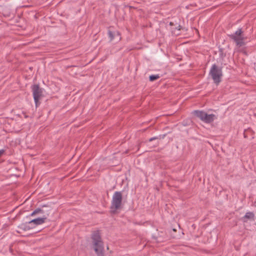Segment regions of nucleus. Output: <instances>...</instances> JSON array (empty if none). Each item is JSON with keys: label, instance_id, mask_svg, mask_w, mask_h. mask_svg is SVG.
I'll return each mask as SVG.
<instances>
[{"label": "nucleus", "instance_id": "1", "mask_svg": "<svg viewBox=\"0 0 256 256\" xmlns=\"http://www.w3.org/2000/svg\"><path fill=\"white\" fill-rule=\"evenodd\" d=\"M94 249L98 256H104L103 242L98 232H95L92 236Z\"/></svg>", "mask_w": 256, "mask_h": 256}, {"label": "nucleus", "instance_id": "2", "mask_svg": "<svg viewBox=\"0 0 256 256\" xmlns=\"http://www.w3.org/2000/svg\"><path fill=\"white\" fill-rule=\"evenodd\" d=\"M122 196L120 192H116L113 196L110 206V212L114 214L121 207Z\"/></svg>", "mask_w": 256, "mask_h": 256}, {"label": "nucleus", "instance_id": "3", "mask_svg": "<svg viewBox=\"0 0 256 256\" xmlns=\"http://www.w3.org/2000/svg\"><path fill=\"white\" fill-rule=\"evenodd\" d=\"M210 74L214 82L218 84L221 82L222 76V68H218L216 64H213L210 68Z\"/></svg>", "mask_w": 256, "mask_h": 256}, {"label": "nucleus", "instance_id": "4", "mask_svg": "<svg viewBox=\"0 0 256 256\" xmlns=\"http://www.w3.org/2000/svg\"><path fill=\"white\" fill-rule=\"evenodd\" d=\"M243 31L241 28H238L234 34H228V37L233 40L238 46H242L244 44V38L242 35Z\"/></svg>", "mask_w": 256, "mask_h": 256}, {"label": "nucleus", "instance_id": "5", "mask_svg": "<svg viewBox=\"0 0 256 256\" xmlns=\"http://www.w3.org/2000/svg\"><path fill=\"white\" fill-rule=\"evenodd\" d=\"M32 94L36 107L40 104L39 100L42 96V90L38 84H34L32 86Z\"/></svg>", "mask_w": 256, "mask_h": 256}, {"label": "nucleus", "instance_id": "6", "mask_svg": "<svg viewBox=\"0 0 256 256\" xmlns=\"http://www.w3.org/2000/svg\"><path fill=\"white\" fill-rule=\"evenodd\" d=\"M52 209L50 206H42L40 208H38L35 210L31 214V216H34L37 214H43V217H45L46 219L47 217L49 216L50 213L52 212Z\"/></svg>", "mask_w": 256, "mask_h": 256}, {"label": "nucleus", "instance_id": "7", "mask_svg": "<svg viewBox=\"0 0 256 256\" xmlns=\"http://www.w3.org/2000/svg\"><path fill=\"white\" fill-rule=\"evenodd\" d=\"M154 238L157 242H162L168 240L166 234L162 232H159L158 236H154Z\"/></svg>", "mask_w": 256, "mask_h": 256}, {"label": "nucleus", "instance_id": "8", "mask_svg": "<svg viewBox=\"0 0 256 256\" xmlns=\"http://www.w3.org/2000/svg\"><path fill=\"white\" fill-rule=\"evenodd\" d=\"M254 219V214L252 212H248L242 218V220L244 222H246L248 220H253Z\"/></svg>", "mask_w": 256, "mask_h": 256}, {"label": "nucleus", "instance_id": "9", "mask_svg": "<svg viewBox=\"0 0 256 256\" xmlns=\"http://www.w3.org/2000/svg\"><path fill=\"white\" fill-rule=\"evenodd\" d=\"M46 220V218L42 216V218H38L36 219L32 220L28 222V224H34L35 225H39L44 223L45 222Z\"/></svg>", "mask_w": 256, "mask_h": 256}, {"label": "nucleus", "instance_id": "10", "mask_svg": "<svg viewBox=\"0 0 256 256\" xmlns=\"http://www.w3.org/2000/svg\"><path fill=\"white\" fill-rule=\"evenodd\" d=\"M216 118V116L214 114H208L206 113L204 115V122L206 123H210L212 122L214 119Z\"/></svg>", "mask_w": 256, "mask_h": 256}, {"label": "nucleus", "instance_id": "11", "mask_svg": "<svg viewBox=\"0 0 256 256\" xmlns=\"http://www.w3.org/2000/svg\"><path fill=\"white\" fill-rule=\"evenodd\" d=\"M194 114L196 116L200 118L202 121H204L206 112L203 111L194 110Z\"/></svg>", "mask_w": 256, "mask_h": 256}, {"label": "nucleus", "instance_id": "12", "mask_svg": "<svg viewBox=\"0 0 256 256\" xmlns=\"http://www.w3.org/2000/svg\"><path fill=\"white\" fill-rule=\"evenodd\" d=\"M29 224L28 223H25V224H22L20 226L19 228L21 229H22L24 230H28L31 228L28 226Z\"/></svg>", "mask_w": 256, "mask_h": 256}, {"label": "nucleus", "instance_id": "13", "mask_svg": "<svg viewBox=\"0 0 256 256\" xmlns=\"http://www.w3.org/2000/svg\"><path fill=\"white\" fill-rule=\"evenodd\" d=\"M108 36L110 38V41H112L115 38L116 34L110 30H108Z\"/></svg>", "mask_w": 256, "mask_h": 256}, {"label": "nucleus", "instance_id": "14", "mask_svg": "<svg viewBox=\"0 0 256 256\" xmlns=\"http://www.w3.org/2000/svg\"><path fill=\"white\" fill-rule=\"evenodd\" d=\"M160 78L158 74L151 75L149 77V80L150 82H153L155 80L158 79Z\"/></svg>", "mask_w": 256, "mask_h": 256}, {"label": "nucleus", "instance_id": "15", "mask_svg": "<svg viewBox=\"0 0 256 256\" xmlns=\"http://www.w3.org/2000/svg\"><path fill=\"white\" fill-rule=\"evenodd\" d=\"M116 34L115 38H116L117 39L120 40V34L118 31L114 32Z\"/></svg>", "mask_w": 256, "mask_h": 256}, {"label": "nucleus", "instance_id": "16", "mask_svg": "<svg viewBox=\"0 0 256 256\" xmlns=\"http://www.w3.org/2000/svg\"><path fill=\"white\" fill-rule=\"evenodd\" d=\"M156 139H158V137L154 136V137H152V138H150L148 140H149V142H152V141L156 140Z\"/></svg>", "mask_w": 256, "mask_h": 256}, {"label": "nucleus", "instance_id": "17", "mask_svg": "<svg viewBox=\"0 0 256 256\" xmlns=\"http://www.w3.org/2000/svg\"><path fill=\"white\" fill-rule=\"evenodd\" d=\"M4 150H0V157L2 156V155L4 154Z\"/></svg>", "mask_w": 256, "mask_h": 256}, {"label": "nucleus", "instance_id": "18", "mask_svg": "<svg viewBox=\"0 0 256 256\" xmlns=\"http://www.w3.org/2000/svg\"><path fill=\"white\" fill-rule=\"evenodd\" d=\"M176 28L178 30H180L182 28V26L180 25H179L178 28Z\"/></svg>", "mask_w": 256, "mask_h": 256}, {"label": "nucleus", "instance_id": "19", "mask_svg": "<svg viewBox=\"0 0 256 256\" xmlns=\"http://www.w3.org/2000/svg\"><path fill=\"white\" fill-rule=\"evenodd\" d=\"M24 114L25 118H27L28 117V116L26 114L24 113Z\"/></svg>", "mask_w": 256, "mask_h": 256}, {"label": "nucleus", "instance_id": "20", "mask_svg": "<svg viewBox=\"0 0 256 256\" xmlns=\"http://www.w3.org/2000/svg\"><path fill=\"white\" fill-rule=\"evenodd\" d=\"M170 26H173L174 25V23L172 22H170Z\"/></svg>", "mask_w": 256, "mask_h": 256}, {"label": "nucleus", "instance_id": "21", "mask_svg": "<svg viewBox=\"0 0 256 256\" xmlns=\"http://www.w3.org/2000/svg\"><path fill=\"white\" fill-rule=\"evenodd\" d=\"M140 149V145L138 146V150Z\"/></svg>", "mask_w": 256, "mask_h": 256}, {"label": "nucleus", "instance_id": "22", "mask_svg": "<svg viewBox=\"0 0 256 256\" xmlns=\"http://www.w3.org/2000/svg\"><path fill=\"white\" fill-rule=\"evenodd\" d=\"M173 230L174 232L176 231V230L175 229H173Z\"/></svg>", "mask_w": 256, "mask_h": 256}]
</instances>
